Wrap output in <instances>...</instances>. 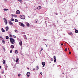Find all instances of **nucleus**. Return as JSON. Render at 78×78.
<instances>
[{
    "label": "nucleus",
    "instance_id": "f257e3e1",
    "mask_svg": "<svg viewBox=\"0 0 78 78\" xmlns=\"http://www.w3.org/2000/svg\"><path fill=\"white\" fill-rule=\"evenodd\" d=\"M9 39L10 40V42L11 44H14L15 43V40L14 39L12 38V37H10V38Z\"/></svg>",
    "mask_w": 78,
    "mask_h": 78
},
{
    "label": "nucleus",
    "instance_id": "f03ea898",
    "mask_svg": "<svg viewBox=\"0 0 78 78\" xmlns=\"http://www.w3.org/2000/svg\"><path fill=\"white\" fill-rule=\"evenodd\" d=\"M20 17L21 19L24 20L25 19V16L24 15H22L20 16Z\"/></svg>",
    "mask_w": 78,
    "mask_h": 78
},
{
    "label": "nucleus",
    "instance_id": "7ed1b4c3",
    "mask_svg": "<svg viewBox=\"0 0 78 78\" xmlns=\"http://www.w3.org/2000/svg\"><path fill=\"white\" fill-rule=\"evenodd\" d=\"M4 19L5 20L4 22H5L6 23L5 25H7V24H8V21H7V20H6V19L5 18H4Z\"/></svg>",
    "mask_w": 78,
    "mask_h": 78
},
{
    "label": "nucleus",
    "instance_id": "20e7f679",
    "mask_svg": "<svg viewBox=\"0 0 78 78\" xmlns=\"http://www.w3.org/2000/svg\"><path fill=\"white\" fill-rule=\"evenodd\" d=\"M42 64L43 65V67H44L45 65V62H42Z\"/></svg>",
    "mask_w": 78,
    "mask_h": 78
},
{
    "label": "nucleus",
    "instance_id": "39448f33",
    "mask_svg": "<svg viewBox=\"0 0 78 78\" xmlns=\"http://www.w3.org/2000/svg\"><path fill=\"white\" fill-rule=\"evenodd\" d=\"M16 13L17 14H20V11L19 10H17L16 12Z\"/></svg>",
    "mask_w": 78,
    "mask_h": 78
},
{
    "label": "nucleus",
    "instance_id": "423d86ee",
    "mask_svg": "<svg viewBox=\"0 0 78 78\" xmlns=\"http://www.w3.org/2000/svg\"><path fill=\"white\" fill-rule=\"evenodd\" d=\"M9 24L10 25H13V23H12V22L10 21H9Z\"/></svg>",
    "mask_w": 78,
    "mask_h": 78
},
{
    "label": "nucleus",
    "instance_id": "0eeeda50",
    "mask_svg": "<svg viewBox=\"0 0 78 78\" xmlns=\"http://www.w3.org/2000/svg\"><path fill=\"white\" fill-rule=\"evenodd\" d=\"M27 75L28 76H30V73L29 72H28L27 74Z\"/></svg>",
    "mask_w": 78,
    "mask_h": 78
},
{
    "label": "nucleus",
    "instance_id": "6e6552de",
    "mask_svg": "<svg viewBox=\"0 0 78 78\" xmlns=\"http://www.w3.org/2000/svg\"><path fill=\"white\" fill-rule=\"evenodd\" d=\"M5 30H6V31H8V30H9V27H5Z\"/></svg>",
    "mask_w": 78,
    "mask_h": 78
},
{
    "label": "nucleus",
    "instance_id": "1a4fd4ad",
    "mask_svg": "<svg viewBox=\"0 0 78 78\" xmlns=\"http://www.w3.org/2000/svg\"><path fill=\"white\" fill-rule=\"evenodd\" d=\"M10 47L11 48H14V45H11L10 46Z\"/></svg>",
    "mask_w": 78,
    "mask_h": 78
},
{
    "label": "nucleus",
    "instance_id": "9d476101",
    "mask_svg": "<svg viewBox=\"0 0 78 78\" xmlns=\"http://www.w3.org/2000/svg\"><path fill=\"white\" fill-rule=\"evenodd\" d=\"M74 30H75V32L76 33H78V30H76V29L75 28Z\"/></svg>",
    "mask_w": 78,
    "mask_h": 78
},
{
    "label": "nucleus",
    "instance_id": "9b49d317",
    "mask_svg": "<svg viewBox=\"0 0 78 78\" xmlns=\"http://www.w3.org/2000/svg\"><path fill=\"white\" fill-rule=\"evenodd\" d=\"M41 8H42V7H41V6H39L37 7L38 9H41Z\"/></svg>",
    "mask_w": 78,
    "mask_h": 78
},
{
    "label": "nucleus",
    "instance_id": "f8f14e48",
    "mask_svg": "<svg viewBox=\"0 0 78 78\" xmlns=\"http://www.w3.org/2000/svg\"><path fill=\"white\" fill-rule=\"evenodd\" d=\"M69 35H71V36H73V34L71 32H70V33H69Z\"/></svg>",
    "mask_w": 78,
    "mask_h": 78
},
{
    "label": "nucleus",
    "instance_id": "ddd939ff",
    "mask_svg": "<svg viewBox=\"0 0 78 78\" xmlns=\"http://www.w3.org/2000/svg\"><path fill=\"white\" fill-rule=\"evenodd\" d=\"M19 44L20 45H22V41H20V42L19 43Z\"/></svg>",
    "mask_w": 78,
    "mask_h": 78
},
{
    "label": "nucleus",
    "instance_id": "4468645a",
    "mask_svg": "<svg viewBox=\"0 0 78 78\" xmlns=\"http://www.w3.org/2000/svg\"><path fill=\"white\" fill-rule=\"evenodd\" d=\"M21 26H22V27H25V25H24V24H23V23H21Z\"/></svg>",
    "mask_w": 78,
    "mask_h": 78
},
{
    "label": "nucleus",
    "instance_id": "2eb2a0df",
    "mask_svg": "<svg viewBox=\"0 0 78 78\" xmlns=\"http://www.w3.org/2000/svg\"><path fill=\"white\" fill-rule=\"evenodd\" d=\"M2 42L3 44H5V41H4L3 40H2Z\"/></svg>",
    "mask_w": 78,
    "mask_h": 78
},
{
    "label": "nucleus",
    "instance_id": "dca6fc26",
    "mask_svg": "<svg viewBox=\"0 0 78 78\" xmlns=\"http://www.w3.org/2000/svg\"><path fill=\"white\" fill-rule=\"evenodd\" d=\"M9 37H12V34H9Z\"/></svg>",
    "mask_w": 78,
    "mask_h": 78
},
{
    "label": "nucleus",
    "instance_id": "f3484780",
    "mask_svg": "<svg viewBox=\"0 0 78 78\" xmlns=\"http://www.w3.org/2000/svg\"><path fill=\"white\" fill-rule=\"evenodd\" d=\"M19 61V58H17L16 59V62H18V61Z\"/></svg>",
    "mask_w": 78,
    "mask_h": 78
},
{
    "label": "nucleus",
    "instance_id": "a211bd4d",
    "mask_svg": "<svg viewBox=\"0 0 78 78\" xmlns=\"http://www.w3.org/2000/svg\"><path fill=\"white\" fill-rule=\"evenodd\" d=\"M22 23L20 22H19V25H20V26H21V25L22 24Z\"/></svg>",
    "mask_w": 78,
    "mask_h": 78
},
{
    "label": "nucleus",
    "instance_id": "6ab92c4d",
    "mask_svg": "<svg viewBox=\"0 0 78 78\" xmlns=\"http://www.w3.org/2000/svg\"><path fill=\"white\" fill-rule=\"evenodd\" d=\"M27 27H29L30 26V24L29 23H27Z\"/></svg>",
    "mask_w": 78,
    "mask_h": 78
},
{
    "label": "nucleus",
    "instance_id": "aec40b11",
    "mask_svg": "<svg viewBox=\"0 0 78 78\" xmlns=\"http://www.w3.org/2000/svg\"><path fill=\"white\" fill-rule=\"evenodd\" d=\"M2 32H5V30H4V29L3 28H2Z\"/></svg>",
    "mask_w": 78,
    "mask_h": 78
},
{
    "label": "nucleus",
    "instance_id": "412c9836",
    "mask_svg": "<svg viewBox=\"0 0 78 78\" xmlns=\"http://www.w3.org/2000/svg\"><path fill=\"white\" fill-rule=\"evenodd\" d=\"M37 69H36V70H38V69H39V66H37L36 67Z\"/></svg>",
    "mask_w": 78,
    "mask_h": 78
},
{
    "label": "nucleus",
    "instance_id": "4be33fe9",
    "mask_svg": "<svg viewBox=\"0 0 78 78\" xmlns=\"http://www.w3.org/2000/svg\"><path fill=\"white\" fill-rule=\"evenodd\" d=\"M2 62H3V64H5V60H4L2 61Z\"/></svg>",
    "mask_w": 78,
    "mask_h": 78
},
{
    "label": "nucleus",
    "instance_id": "5701e85b",
    "mask_svg": "<svg viewBox=\"0 0 78 78\" xmlns=\"http://www.w3.org/2000/svg\"><path fill=\"white\" fill-rule=\"evenodd\" d=\"M15 21L16 22H18V20H17V19H15Z\"/></svg>",
    "mask_w": 78,
    "mask_h": 78
},
{
    "label": "nucleus",
    "instance_id": "b1692460",
    "mask_svg": "<svg viewBox=\"0 0 78 78\" xmlns=\"http://www.w3.org/2000/svg\"><path fill=\"white\" fill-rule=\"evenodd\" d=\"M38 20L37 19H36L35 20V23H37V21Z\"/></svg>",
    "mask_w": 78,
    "mask_h": 78
},
{
    "label": "nucleus",
    "instance_id": "393cba45",
    "mask_svg": "<svg viewBox=\"0 0 78 78\" xmlns=\"http://www.w3.org/2000/svg\"><path fill=\"white\" fill-rule=\"evenodd\" d=\"M19 2H20V3L22 4V0H19Z\"/></svg>",
    "mask_w": 78,
    "mask_h": 78
},
{
    "label": "nucleus",
    "instance_id": "a878e982",
    "mask_svg": "<svg viewBox=\"0 0 78 78\" xmlns=\"http://www.w3.org/2000/svg\"><path fill=\"white\" fill-rule=\"evenodd\" d=\"M18 51H17V50H16V51H15V53H18Z\"/></svg>",
    "mask_w": 78,
    "mask_h": 78
},
{
    "label": "nucleus",
    "instance_id": "bb28decb",
    "mask_svg": "<svg viewBox=\"0 0 78 78\" xmlns=\"http://www.w3.org/2000/svg\"><path fill=\"white\" fill-rule=\"evenodd\" d=\"M6 39H9V37L8 36H6Z\"/></svg>",
    "mask_w": 78,
    "mask_h": 78
},
{
    "label": "nucleus",
    "instance_id": "cd10ccee",
    "mask_svg": "<svg viewBox=\"0 0 78 78\" xmlns=\"http://www.w3.org/2000/svg\"><path fill=\"white\" fill-rule=\"evenodd\" d=\"M11 21H14V19L12 18L11 19Z\"/></svg>",
    "mask_w": 78,
    "mask_h": 78
},
{
    "label": "nucleus",
    "instance_id": "c85d7f7f",
    "mask_svg": "<svg viewBox=\"0 0 78 78\" xmlns=\"http://www.w3.org/2000/svg\"><path fill=\"white\" fill-rule=\"evenodd\" d=\"M13 37H14V38H16V37L14 35L12 36Z\"/></svg>",
    "mask_w": 78,
    "mask_h": 78
},
{
    "label": "nucleus",
    "instance_id": "c756f323",
    "mask_svg": "<svg viewBox=\"0 0 78 78\" xmlns=\"http://www.w3.org/2000/svg\"><path fill=\"white\" fill-rule=\"evenodd\" d=\"M8 9H4V11H8Z\"/></svg>",
    "mask_w": 78,
    "mask_h": 78
},
{
    "label": "nucleus",
    "instance_id": "7c9ffc66",
    "mask_svg": "<svg viewBox=\"0 0 78 78\" xmlns=\"http://www.w3.org/2000/svg\"><path fill=\"white\" fill-rule=\"evenodd\" d=\"M13 16H14V17H17V15H14Z\"/></svg>",
    "mask_w": 78,
    "mask_h": 78
},
{
    "label": "nucleus",
    "instance_id": "2f4dec72",
    "mask_svg": "<svg viewBox=\"0 0 78 78\" xmlns=\"http://www.w3.org/2000/svg\"><path fill=\"white\" fill-rule=\"evenodd\" d=\"M3 47V49L4 51H5V48H4V47Z\"/></svg>",
    "mask_w": 78,
    "mask_h": 78
},
{
    "label": "nucleus",
    "instance_id": "473e14b6",
    "mask_svg": "<svg viewBox=\"0 0 78 78\" xmlns=\"http://www.w3.org/2000/svg\"><path fill=\"white\" fill-rule=\"evenodd\" d=\"M67 48H65V51H67Z\"/></svg>",
    "mask_w": 78,
    "mask_h": 78
},
{
    "label": "nucleus",
    "instance_id": "72a5a7b5",
    "mask_svg": "<svg viewBox=\"0 0 78 78\" xmlns=\"http://www.w3.org/2000/svg\"><path fill=\"white\" fill-rule=\"evenodd\" d=\"M54 59H56V56H54Z\"/></svg>",
    "mask_w": 78,
    "mask_h": 78
},
{
    "label": "nucleus",
    "instance_id": "f704fd0d",
    "mask_svg": "<svg viewBox=\"0 0 78 78\" xmlns=\"http://www.w3.org/2000/svg\"><path fill=\"white\" fill-rule=\"evenodd\" d=\"M51 61H53V58H52L51 59Z\"/></svg>",
    "mask_w": 78,
    "mask_h": 78
},
{
    "label": "nucleus",
    "instance_id": "c9c22d12",
    "mask_svg": "<svg viewBox=\"0 0 78 78\" xmlns=\"http://www.w3.org/2000/svg\"><path fill=\"white\" fill-rule=\"evenodd\" d=\"M20 75H21L20 74H18V76H20Z\"/></svg>",
    "mask_w": 78,
    "mask_h": 78
},
{
    "label": "nucleus",
    "instance_id": "e433bc0d",
    "mask_svg": "<svg viewBox=\"0 0 78 78\" xmlns=\"http://www.w3.org/2000/svg\"><path fill=\"white\" fill-rule=\"evenodd\" d=\"M56 59H54V62H56Z\"/></svg>",
    "mask_w": 78,
    "mask_h": 78
},
{
    "label": "nucleus",
    "instance_id": "4c0bfd02",
    "mask_svg": "<svg viewBox=\"0 0 78 78\" xmlns=\"http://www.w3.org/2000/svg\"><path fill=\"white\" fill-rule=\"evenodd\" d=\"M22 34H25V32H22Z\"/></svg>",
    "mask_w": 78,
    "mask_h": 78
},
{
    "label": "nucleus",
    "instance_id": "58836bf2",
    "mask_svg": "<svg viewBox=\"0 0 78 78\" xmlns=\"http://www.w3.org/2000/svg\"><path fill=\"white\" fill-rule=\"evenodd\" d=\"M14 31L15 33H17V30H15Z\"/></svg>",
    "mask_w": 78,
    "mask_h": 78
},
{
    "label": "nucleus",
    "instance_id": "ea45409f",
    "mask_svg": "<svg viewBox=\"0 0 78 78\" xmlns=\"http://www.w3.org/2000/svg\"><path fill=\"white\" fill-rule=\"evenodd\" d=\"M12 50H11L10 51V53H12Z\"/></svg>",
    "mask_w": 78,
    "mask_h": 78
},
{
    "label": "nucleus",
    "instance_id": "a19ab883",
    "mask_svg": "<svg viewBox=\"0 0 78 78\" xmlns=\"http://www.w3.org/2000/svg\"><path fill=\"white\" fill-rule=\"evenodd\" d=\"M33 70H34V71L35 70V68H34V69H33Z\"/></svg>",
    "mask_w": 78,
    "mask_h": 78
},
{
    "label": "nucleus",
    "instance_id": "79ce46f5",
    "mask_svg": "<svg viewBox=\"0 0 78 78\" xmlns=\"http://www.w3.org/2000/svg\"><path fill=\"white\" fill-rule=\"evenodd\" d=\"M4 73V72H2V74H3Z\"/></svg>",
    "mask_w": 78,
    "mask_h": 78
},
{
    "label": "nucleus",
    "instance_id": "37998d69",
    "mask_svg": "<svg viewBox=\"0 0 78 78\" xmlns=\"http://www.w3.org/2000/svg\"><path fill=\"white\" fill-rule=\"evenodd\" d=\"M55 14L56 15H58V13H56Z\"/></svg>",
    "mask_w": 78,
    "mask_h": 78
},
{
    "label": "nucleus",
    "instance_id": "c03bdc74",
    "mask_svg": "<svg viewBox=\"0 0 78 78\" xmlns=\"http://www.w3.org/2000/svg\"><path fill=\"white\" fill-rule=\"evenodd\" d=\"M43 50V49L42 48L41 49V51H42Z\"/></svg>",
    "mask_w": 78,
    "mask_h": 78
},
{
    "label": "nucleus",
    "instance_id": "a18cd8bd",
    "mask_svg": "<svg viewBox=\"0 0 78 78\" xmlns=\"http://www.w3.org/2000/svg\"><path fill=\"white\" fill-rule=\"evenodd\" d=\"M69 54H71V52H69Z\"/></svg>",
    "mask_w": 78,
    "mask_h": 78
},
{
    "label": "nucleus",
    "instance_id": "49530a36",
    "mask_svg": "<svg viewBox=\"0 0 78 78\" xmlns=\"http://www.w3.org/2000/svg\"><path fill=\"white\" fill-rule=\"evenodd\" d=\"M61 45H63V44L62 43V44H61Z\"/></svg>",
    "mask_w": 78,
    "mask_h": 78
},
{
    "label": "nucleus",
    "instance_id": "de8ad7c7",
    "mask_svg": "<svg viewBox=\"0 0 78 78\" xmlns=\"http://www.w3.org/2000/svg\"><path fill=\"white\" fill-rule=\"evenodd\" d=\"M2 36H0V38H2Z\"/></svg>",
    "mask_w": 78,
    "mask_h": 78
},
{
    "label": "nucleus",
    "instance_id": "09e8293b",
    "mask_svg": "<svg viewBox=\"0 0 78 78\" xmlns=\"http://www.w3.org/2000/svg\"><path fill=\"white\" fill-rule=\"evenodd\" d=\"M11 15L12 16H14V15L12 14Z\"/></svg>",
    "mask_w": 78,
    "mask_h": 78
},
{
    "label": "nucleus",
    "instance_id": "8fccbe9b",
    "mask_svg": "<svg viewBox=\"0 0 78 78\" xmlns=\"http://www.w3.org/2000/svg\"><path fill=\"white\" fill-rule=\"evenodd\" d=\"M27 69H29V68L27 67Z\"/></svg>",
    "mask_w": 78,
    "mask_h": 78
},
{
    "label": "nucleus",
    "instance_id": "3c124183",
    "mask_svg": "<svg viewBox=\"0 0 78 78\" xmlns=\"http://www.w3.org/2000/svg\"><path fill=\"white\" fill-rule=\"evenodd\" d=\"M62 74H63V75H64V73H63Z\"/></svg>",
    "mask_w": 78,
    "mask_h": 78
},
{
    "label": "nucleus",
    "instance_id": "603ef678",
    "mask_svg": "<svg viewBox=\"0 0 78 78\" xmlns=\"http://www.w3.org/2000/svg\"><path fill=\"white\" fill-rule=\"evenodd\" d=\"M44 41H45L46 39H44Z\"/></svg>",
    "mask_w": 78,
    "mask_h": 78
},
{
    "label": "nucleus",
    "instance_id": "864d4df0",
    "mask_svg": "<svg viewBox=\"0 0 78 78\" xmlns=\"http://www.w3.org/2000/svg\"><path fill=\"white\" fill-rule=\"evenodd\" d=\"M1 69V66H0V69Z\"/></svg>",
    "mask_w": 78,
    "mask_h": 78
},
{
    "label": "nucleus",
    "instance_id": "5fc2aeb1",
    "mask_svg": "<svg viewBox=\"0 0 78 78\" xmlns=\"http://www.w3.org/2000/svg\"><path fill=\"white\" fill-rule=\"evenodd\" d=\"M46 47H48V46H47V45L46 46Z\"/></svg>",
    "mask_w": 78,
    "mask_h": 78
},
{
    "label": "nucleus",
    "instance_id": "6e6d98bb",
    "mask_svg": "<svg viewBox=\"0 0 78 78\" xmlns=\"http://www.w3.org/2000/svg\"><path fill=\"white\" fill-rule=\"evenodd\" d=\"M25 36H26V35H24Z\"/></svg>",
    "mask_w": 78,
    "mask_h": 78
},
{
    "label": "nucleus",
    "instance_id": "4d7b16f0",
    "mask_svg": "<svg viewBox=\"0 0 78 78\" xmlns=\"http://www.w3.org/2000/svg\"><path fill=\"white\" fill-rule=\"evenodd\" d=\"M40 74H41V73H40Z\"/></svg>",
    "mask_w": 78,
    "mask_h": 78
},
{
    "label": "nucleus",
    "instance_id": "13d9d810",
    "mask_svg": "<svg viewBox=\"0 0 78 78\" xmlns=\"http://www.w3.org/2000/svg\"><path fill=\"white\" fill-rule=\"evenodd\" d=\"M18 0V1H19V0Z\"/></svg>",
    "mask_w": 78,
    "mask_h": 78
},
{
    "label": "nucleus",
    "instance_id": "bf43d9fd",
    "mask_svg": "<svg viewBox=\"0 0 78 78\" xmlns=\"http://www.w3.org/2000/svg\"><path fill=\"white\" fill-rule=\"evenodd\" d=\"M69 48H68V50H69Z\"/></svg>",
    "mask_w": 78,
    "mask_h": 78
},
{
    "label": "nucleus",
    "instance_id": "052dcab7",
    "mask_svg": "<svg viewBox=\"0 0 78 78\" xmlns=\"http://www.w3.org/2000/svg\"><path fill=\"white\" fill-rule=\"evenodd\" d=\"M42 73H41V75H42Z\"/></svg>",
    "mask_w": 78,
    "mask_h": 78
}]
</instances>
